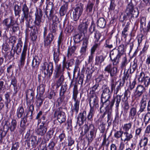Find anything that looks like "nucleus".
<instances>
[{
	"mask_svg": "<svg viewBox=\"0 0 150 150\" xmlns=\"http://www.w3.org/2000/svg\"><path fill=\"white\" fill-rule=\"evenodd\" d=\"M96 131L94 129L91 130L90 132V134L88 135H86V138L88 141V144L90 143L96 137Z\"/></svg>",
	"mask_w": 150,
	"mask_h": 150,
	"instance_id": "obj_26",
	"label": "nucleus"
},
{
	"mask_svg": "<svg viewBox=\"0 0 150 150\" xmlns=\"http://www.w3.org/2000/svg\"><path fill=\"white\" fill-rule=\"evenodd\" d=\"M76 48L77 47L75 45L69 47L67 54V57H69L71 56L74 53Z\"/></svg>",
	"mask_w": 150,
	"mask_h": 150,
	"instance_id": "obj_46",
	"label": "nucleus"
},
{
	"mask_svg": "<svg viewBox=\"0 0 150 150\" xmlns=\"http://www.w3.org/2000/svg\"><path fill=\"white\" fill-rule=\"evenodd\" d=\"M88 24L89 23L87 22L83 23L79 26L78 29L82 33L86 31Z\"/></svg>",
	"mask_w": 150,
	"mask_h": 150,
	"instance_id": "obj_39",
	"label": "nucleus"
},
{
	"mask_svg": "<svg viewBox=\"0 0 150 150\" xmlns=\"http://www.w3.org/2000/svg\"><path fill=\"white\" fill-rule=\"evenodd\" d=\"M54 39V36L52 33H49L47 36L44 38V45L45 47L49 48Z\"/></svg>",
	"mask_w": 150,
	"mask_h": 150,
	"instance_id": "obj_17",
	"label": "nucleus"
},
{
	"mask_svg": "<svg viewBox=\"0 0 150 150\" xmlns=\"http://www.w3.org/2000/svg\"><path fill=\"white\" fill-rule=\"evenodd\" d=\"M112 93V91H110V90L108 87H106L103 90L101 98V102L102 103L100 108L101 112H103L101 110V108L104 105H109L110 103L109 99L111 98Z\"/></svg>",
	"mask_w": 150,
	"mask_h": 150,
	"instance_id": "obj_5",
	"label": "nucleus"
},
{
	"mask_svg": "<svg viewBox=\"0 0 150 150\" xmlns=\"http://www.w3.org/2000/svg\"><path fill=\"white\" fill-rule=\"evenodd\" d=\"M54 116L57 117V119L60 124L64 122L66 120V116L64 112L63 111L62 108L60 107L55 110Z\"/></svg>",
	"mask_w": 150,
	"mask_h": 150,
	"instance_id": "obj_9",
	"label": "nucleus"
},
{
	"mask_svg": "<svg viewBox=\"0 0 150 150\" xmlns=\"http://www.w3.org/2000/svg\"><path fill=\"white\" fill-rule=\"evenodd\" d=\"M98 26L102 28H104L106 25V22L105 19L103 18H99L96 22Z\"/></svg>",
	"mask_w": 150,
	"mask_h": 150,
	"instance_id": "obj_35",
	"label": "nucleus"
},
{
	"mask_svg": "<svg viewBox=\"0 0 150 150\" xmlns=\"http://www.w3.org/2000/svg\"><path fill=\"white\" fill-rule=\"evenodd\" d=\"M124 45H120L118 47V50L111 51L110 56L111 59L112 61L113 65H116L119 62V59L123 55L124 52Z\"/></svg>",
	"mask_w": 150,
	"mask_h": 150,
	"instance_id": "obj_4",
	"label": "nucleus"
},
{
	"mask_svg": "<svg viewBox=\"0 0 150 150\" xmlns=\"http://www.w3.org/2000/svg\"><path fill=\"white\" fill-rule=\"evenodd\" d=\"M78 93L77 86L75 85L73 89L72 97V99L74 100V106L71 110L72 114L75 112L76 114H77L79 111L80 99L77 98Z\"/></svg>",
	"mask_w": 150,
	"mask_h": 150,
	"instance_id": "obj_6",
	"label": "nucleus"
},
{
	"mask_svg": "<svg viewBox=\"0 0 150 150\" xmlns=\"http://www.w3.org/2000/svg\"><path fill=\"white\" fill-rule=\"evenodd\" d=\"M42 111H40L37 114L35 119L36 120H38L37 125H39L41 123V125L44 124L48 125L49 122L47 119V118L44 115H43L40 119H39L40 117L42 115Z\"/></svg>",
	"mask_w": 150,
	"mask_h": 150,
	"instance_id": "obj_15",
	"label": "nucleus"
},
{
	"mask_svg": "<svg viewBox=\"0 0 150 150\" xmlns=\"http://www.w3.org/2000/svg\"><path fill=\"white\" fill-rule=\"evenodd\" d=\"M140 82L143 83L144 87H148L150 84V77L146 76L145 77L140 81Z\"/></svg>",
	"mask_w": 150,
	"mask_h": 150,
	"instance_id": "obj_47",
	"label": "nucleus"
},
{
	"mask_svg": "<svg viewBox=\"0 0 150 150\" xmlns=\"http://www.w3.org/2000/svg\"><path fill=\"white\" fill-rule=\"evenodd\" d=\"M86 112L85 110L81 112L78 115L77 123L79 126L82 125L86 120Z\"/></svg>",
	"mask_w": 150,
	"mask_h": 150,
	"instance_id": "obj_19",
	"label": "nucleus"
},
{
	"mask_svg": "<svg viewBox=\"0 0 150 150\" xmlns=\"http://www.w3.org/2000/svg\"><path fill=\"white\" fill-rule=\"evenodd\" d=\"M13 8L15 16H18V17H19L20 16V14L21 11V6L15 4H13Z\"/></svg>",
	"mask_w": 150,
	"mask_h": 150,
	"instance_id": "obj_38",
	"label": "nucleus"
},
{
	"mask_svg": "<svg viewBox=\"0 0 150 150\" xmlns=\"http://www.w3.org/2000/svg\"><path fill=\"white\" fill-rule=\"evenodd\" d=\"M17 40L16 37L14 36H12L9 38V41L10 43H11L12 47H14V44L16 43V41Z\"/></svg>",
	"mask_w": 150,
	"mask_h": 150,
	"instance_id": "obj_60",
	"label": "nucleus"
},
{
	"mask_svg": "<svg viewBox=\"0 0 150 150\" xmlns=\"http://www.w3.org/2000/svg\"><path fill=\"white\" fill-rule=\"evenodd\" d=\"M26 99L27 104L29 107L26 115L21 118L20 127L22 128H24L25 127L26 123L27 121V118L28 117H30V119H32L33 112L34 110V106L33 105V103L34 102V100H33V97L31 98L30 100H28V95L27 94L26 95Z\"/></svg>",
	"mask_w": 150,
	"mask_h": 150,
	"instance_id": "obj_2",
	"label": "nucleus"
},
{
	"mask_svg": "<svg viewBox=\"0 0 150 150\" xmlns=\"http://www.w3.org/2000/svg\"><path fill=\"white\" fill-rule=\"evenodd\" d=\"M55 145L54 142L53 140H51L47 147L50 150H55L54 149Z\"/></svg>",
	"mask_w": 150,
	"mask_h": 150,
	"instance_id": "obj_64",
	"label": "nucleus"
},
{
	"mask_svg": "<svg viewBox=\"0 0 150 150\" xmlns=\"http://www.w3.org/2000/svg\"><path fill=\"white\" fill-rule=\"evenodd\" d=\"M3 23L7 28H11L13 33H16L19 30V27L17 21H15L12 16L5 19L3 21Z\"/></svg>",
	"mask_w": 150,
	"mask_h": 150,
	"instance_id": "obj_7",
	"label": "nucleus"
},
{
	"mask_svg": "<svg viewBox=\"0 0 150 150\" xmlns=\"http://www.w3.org/2000/svg\"><path fill=\"white\" fill-rule=\"evenodd\" d=\"M54 131L53 129L49 130L45 136L46 140L48 141L53 136Z\"/></svg>",
	"mask_w": 150,
	"mask_h": 150,
	"instance_id": "obj_50",
	"label": "nucleus"
},
{
	"mask_svg": "<svg viewBox=\"0 0 150 150\" xmlns=\"http://www.w3.org/2000/svg\"><path fill=\"white\" fill-rule=\"evenodd\" d=\"M23 43L22 42L21 40L19 41L18 43L17 44L16 47H14L13 49V47L12 48L11 51L12 50H13V52L15 53V52L17 51L18 49L20 47V46H22Z\"/></svg>",
	"mask_w": 150,
	"mask_h": 150,
	"instance_id": "obj_61",
	"label": "nucleus"
},
{
	"mask_svg": "<svg viewBox=\"0 0 150 150\" xmlns=\"http://www.w3.org/2000/svg\"><path fill=\"white\" fill-rule=\"evenodd\" d=\"M105 113L107 114L108 120H110L112 117V112L111 108H110L108 106H105Z\"/></svg>",
	"mask_w": 150,
	"mask_h": 150,
	"instance_id": "obj_45",
	"label": "nucleus"
},
{
	"mask_svg": "<svg viewBox=\"0 0 150 150\" xmlns=\"http://www.w3.org/2000/svg\"><path fill=\"white\" fill-rule=\"evenodd\" d=\"M146 106L147 98L143 96L140 103V108L137 112L138 115L141 114L143 112L145 111Z\"/></svg>",
	"mask_w": 150,
	"mask_h": 150,
	"instance_id": "obj_18",
	"label": "nucleus"
},
{
	"mask_svg": "<svg viewBox=\"0 0 150 150\" xmlns=\"http://www.w3.org/2000/svg\"><path fill=\"white\" fill-rule=\"evenodd\" d=\"M148 139L147 137L144 136L140 140L138 145L139 146L140 149H142L147 150V147L146 146L148 144Z\"/></svg>",
	"mask_w": 150,
	"mask_h": 150,
	"instance_id": "obj_24",
	"label": "nucleus"
},
{
	"mask_svg": "<svg viewBox=\"0 0 150 150\" xmlns=\"http://www.w3.org/2000/svg\"><path fill=\"white\" fill-rule=\"evenodd\" d=\"M137 113V108L136 107H132L130 108L129 112V117L132 120H133Z\"/></svg>",
	"mask_w": 150,
	"mask_h": 150,
	"instance_id": "obj_32",
	"label": "nucleus"
},
{
	"mask_svg": "<svg viewBox=\"0 0 150 150\" xmlns=\"http://www.w3.org/2000/svg\"><path fill=\"white\" fill-rule=\"evenodd\" d=\"M53 70V63L51 62H44L42 66L41 70L44 75H48L49 77L52 75Z\"/></svg>",
	"mask_w": 150,
	"mask_h": 150,
	"instance_id": "obj_8",
	"label": "nucleus"
},
{
	"mask_svg": "<svg viewBox=\"0 0 150 150\" xmlns=\"http://www.w3.org/2000/svg\"><path fill=\"white\" fill-rule=\"evenodd\" d=\"M83 8V5L80 3L78 4L74 9L72 17L74 21H76L82 14Z\"/></svg>",
	"mask_w": 150,
	"mask_h": 150,
	"instance_id": "obj_10",
	"label": "nucleus"
},
{
	"mask_svg": "<svg viewBox=\"0 0 150 150\" xmlns=\"http://www.w3.org/2000/svg\"><path fill=\"white\" fill-rule=\"evenodd\" d=\"M104 71L110 74L111 77L110 79L111 90L112 93L115 89L117 83L116 82L117 75V69L115 67H113L111 64L108 65L105 68Z\"/></svg>",
	"mask_w": 150,
	"mask_h": 150,
	"instance_id": "obj_3",
	"label": "nucleus"
},
{
	"mask_svg": "<svg viewBox=\"0 0 150 150\" xmlns=\"http://www.w3.org/2000/svg\"><path fill=\"white\" fill-rule=\"evenodd\" d=\"M63 2L64 4L61 6L59 11L60 14L61 16H64L66 13L68 5V2H66L65 1H63Z\"/></svg>",
	"mask_w": 150,
	"mask_h": 150,
	"instance_id": "obj_28",
	"label": "nucleus"
},
{
	"mask_svg": "<svg viewBox=\"0 0 150 150\" xmlns=\"http://www.w3.org/2000/svg\"><path fill=\"white\" fill-rule=\"evenodd\" d=\"M39 29L40 28H36L34 29V30H31L30 35L31 37V39L33 41H35L36 40L37 38V35Z\"/></svg>",
	"mask_w": 150,
	"mask_h": 150,
	"instance_id": "obj_40",
	"label": "nucleus"
},
{
	"mask_svg": "<svg viewBox=\"0 0 150 150\" xmlns=\"http://www.w3.org/2000/svg\"><path fill=\"white\" fill-rule=\"evenodd\" d=\"M40 62V60L38 56H35L32 61V66L33 69L37 68L38 67Z\"/></svg>",
	"mask_w": 150,
	"mask_h": 150,
	"instance_id": "obj_29",
	"label": "nucleus"
},
{
	"mask_svg": "<svg viewBox=\"0 0 150 150\" xmlns=\"http://www.w3.org/2000/svg\"><path fill=\"white\" fill-rule=\"evenodd\" d=\"M105 57L102 55L96 56L95 59V64L100 65L105 60Z\"/></svg>",
	"mask_w": 150,
	"mask_h": 150,
	"instance_id": "obj_34",
	"label": "nucleus"
},
{
	"mask_svg": "<svg viewBox=\"0 0 150 150\" xmlns=\"http://www.w3.org/2000/svg\"><path fill=\"white\" fill-rule=\"evenodd\" d=\"M125 12L127 15H129L131 14V17L136 18H137L139 15L138 11L134 10V6L131 1L127 6Z\"/></svg>",
	"mask_w": 150,
	"mask_h": 150,
	"instance_id": "obj_11",
	"label": "nucleus"
},
{
	"mask_svg": "<svg viewBox=\"0 0 150 150\" xmlns=\"http://www.w3.org/2000/svg\"><path fill=\"white\" fill-rule=\"evenodd\" d=\"M17 122L15 119L12 120L11 122L10 123L8 121H5V124L4 126V129L5 126L8 127L7 131L9 129L11 132H13L15 131L17 127Z\"/></svg>",
	"mask_w": 150,
	"mask_h": 150,
	"instance_id": "obj_14",
	"label": "nucleus"
},
{
	"mask_svg": "<svg viewBox=\"0 0 150 150\" xmlns=\"http://www.w3.org/2000/svg\"><path fill=\"white\" fill-rule=\"evenodd\" d=\"M45 86L43 84L40 85L37 88V93H39V96L40 97H42L43 94L45 92Z\"/></svg>",
	"mask_w": 150,
	"mask_h": 150,
	"instance_id": "obj_43",
	"label": "nucleus"
},
{
	"mask_svg": "<svg viewBox=\"0 0 150 150\" xmlns=\"http://www.w3.org/2000/svg\"><path fill=\"white\" fill-rule=\"evenodd\" d=\"M145 87L141 84L138 85L136 87L134 96L135 98H139L146 91Z\"/></svg>",
	"mask_w": 150,
	"mask_h": 150,
	"instance_id": "obj_16",
	"label": "nucleus"
},
{
	"mask_svg": "<svg viewBox=\"0 0 150 150\" xmlns=\"http://www.w3.org/2000/svg\"><path fill=\"white\" fill-rule=\"evenodd\" d=\"M5 98L6 101L5 102L6 107H8V104L11 101L10 99V93L8 92L5 94Z\"/></svg>",
	"mask_w": 150,
	"mask_h": 150,
	"instance_id": "obj_53",
	"label": "nucleus"
},
{
	"mask_svg": "<svg viewBox=\"0 0 150 150\" xmlns=\"http://www.w3.org/2000/svg\"><path fill=\"white\" fill-rule=\"evenodd\" d=\"M49 10L50 11L49 12L47 10H46L45 12V14L46 15L47 17L49 19L54 15H53V13L54 9H50V10Z\"/></svg>",
	"mask_w": 150,
	"mask_h": 150,
	"instance_id": "obj_57",
	"label": "nucleus"
},
{
	"mask_svg": "<svg viewBox=\"0 0 150 150\" xmlns=\"http://www.w3.org/2000/svg\"><path fill=\"white\" fill-rule=\"evenodd\" d=\"M94 2L89 1L86 7V10L88 13H91L92 12Z\"/></svg>",
	"mask_w": 150,
	"mask_h": 150,
	"instance_id": "obj_42",
	"label": "nucleus"
},
{
	"mask_svg": "<svg viewBox=\"0 0 150 150\" xmlns=\"http://www.w3.org/2000/svg\"><path fill=\"white\" fill-rule=\"evenodd\" d=\"M48 126V125L45 124L40 125L36 129V132L37 134L41 136L44 135L47 131Z\"/></svg>",
	"mask_w": 150,
	"mask_h": 150,
	"instance_id": "obj_20",
	"label": "nucleus"
},
{
	"mask_svg": "<svg viewBox=\"0 0 150 150\" xmlns=\"http://www.w3.org/2000/svg\"><path fill=\"white\" fill-rule=\"evenodd\" d=\"M35 18L33 22V19L31 16H28V18L25 19L26 21V26L27 28H29L34 30L36 28H40L41 26L40 24L41 22V18L42 15V12L40 9H37L35 13Z\"/></svg>",
	"mask_w": 150,
	"mask_h": 150,
	"instance_id": "obj_1",
	"label": "nucleus"
},
{
	"mask_svg": "<svg viewBox=\"0 0 150 150\" xmlns=\"http://www.w3.org/2000/svg\"><path fill=\"white\" fill-rule=\"evenodd\" d=\"M64 69L62 67V69L61 65H57L55 68V71L56 72L55 78H58L61 75H63L64 71Z\"/></svg>",
	"mask_w": 150,
	"mask_h": 150,
	"instance_id": "obj_33",
	"label": "nucleus"
},
{
	"mask_svg": "<svg viewBox=\"0 0 150 150\" xmlns=\"http://www.w3.org/2000/svg\"><path fill=\"white\" fill-rule=\"evenodd\" d=\"M132 125V123L131 122L124 124L122 127L123 130L125 131V132H128L129 131V129L131 128Z\"/></svg>",
	"mask_w": 150,
	"mask_h": 150,
	"instance_id": "obj_51",
	"label": "nucleus"
},
{
	"mask_svg": "<svg viewBox=\"0 0 150 150\" xmlns=\"http://www.w3.org/2000/svg\"><path fill=\"white\" fill-rule=\"evenodd\" d=\"M124 133V132L122 130L117 131L114 134V137L117 139H118L120 138H122L123 134Z\"/></svg>",
	"mask_w": 150,
	"mask_h": 150,
	"instance_id": "obj_54",
	"label": "nucleus"
},
{
	"mask_svg": "<svg viewBox=\"0 0 150 150\" xmlns=\"http://www.w3.org/2000/svg\"><path fill=\"white\" fill-rule=\"evenodd\" d=\"M89 38V36L88 35L86 36L83 39V43L80 50L81 55H84L86 52L88 44Z\"/></svg>",
	"mask_w": 150,
	"mask_h": 150,
	"instance_id": "obj_22",
	"label": "nucleus"
},
{
	"mask_svg": "<svg viewBox=\"0 0 150 150\" xmlns=\"http://www.w3.org/2000/svg\"><path fill=\"white\" fill-rule=\"evenodd\" d=\"M58 23H53L50 29L51 32L52 33H55L57 28V25Z\"/></svg>",
	"mask_w": 150,
	"mask_h": 150,
	"instance_id": "obj_63",
	"label": "nucleus"
},
{
	"mask_svg": "<svg viewBox=\"0 0 150 150\" xmlns=\"http://www.w3.org/2000/svg\"><path fill=\"white\" fill-rule=\"evenodd\" d=\"M133 135L131 132H124L121 140L124 143H127L130 141Z\"/></svg>",
	"mask_w": 150,
	"mask_h": 150,
	"instance_id": "obj_23",
	"label": "nucleus"
},
{
	"mask_svg": "<svg viewBox=\"0 0 150 150\" xmlns=\"http://www.w3.org/2000/svg\"><path fill=\"white\" fill-rule=\"evenodd\" d=\"M130 108L129 103L127 101H125L124 102L123 105V108L124 113L125 114L127 113L128 111Z\"/></svg>",
	"mask_w": 150,
	"mask_h": 150,
	"instance_id": "obj_48",
	"label": "nucleus"
},
{
	"mask_svg": "<svg viewBox=\"0 0 150 150\" xmlns=\"http://www.w3.org/2000/svg\"><path fill=\"white\" fill-rule=\"evenodd\" d=\"M99 85L98 83H97L90 88V93L91 95L94 94L96 95L98 94L99 90Z\"/></svg>",
	"mask_w": 150,
	"mask_h": 150,
	"instance_id": "obj_30",
	"label": "nucleus"
},
{
	"mask_svg": "<svg viewBox=\"0 0 150 150\" xmlns=\"http://www.w3.org/2000/svg\"><path fill=\"white\" fill-rule=\"evenodd\" d=\"M27 47L28 46L27 44L25 43L24 45L23 49L20 59V66L21 67H23L24 64L27 50Z\"/></svg>",
	"mask_w": 150,
	"mask_h": 150,
	"instance_id": "obj_21",
	"label": "nucleus"
},
{
	"mask_svg": "<svg viewBox=\"0 0 150 150\" xmlns=\"http://www.w3.org/2000/svg\"><path fill=\"white\" fill-rule=\"evenodd\" d=\"M21 10L23 12V15L24 16V18H25V19H27L28 16H30L29 8L26 3L22 5Z\"/></svg>",
	"mask_w": 150,
	"mask_h": 150,
	"instance_id": "obj_27",
	"label": "nucleus"
},
{
	"mask_svg": "<svg viewBox=\"0 0 150 150\" xmlns=\"http://www.w3.org/2000/svg\"><path fill=\"white\" fill-rule=\"evenodd\" d=\"M53 1H49V2L47 4L46 6V10H50V9H54V5L53 4Z\"/></svg>",
	"mask_w": 150,
	"mask_h": 150,
	"instance_id": "obj_56",
	"label": "nucleus"
},
{
	"mask_svg": "<svg viewBox=\"0 0 150 150\" xmlns=\"http://www.w3.org/2000/svg\"><path fill=\"white\" fill-rule=\"evenodd\" d=\"M123 56V57L122 59L120 67L122 69L126 70L129 62L127 60L126 55H124Z\"/></svg>",
	"mask_w": 150,
	"mask_h": 150,
	"instance_id": "obj_41",
	"label": "nucleus"
},
{
	"mask_svg": "<svg viewBox=\"0 0 150 150\" xmlns=\"http://www.w3.org/2000/svg\"><path fill=\"white\" fill-rule=\"evenodd\" d=\"M74 60L73 59L66 61V58L64 57L62 62V66L63 68H66L67 69H69V67L72 66L74 64Z\"/></svg>",
	"mask_w": 150,
	"mask_h": 150,
	"instance_id": "obj_25",
	"label": "nucleus"
},
{
	"mask_svg": "<svg viewBox=\"0 0 150 150\" xmlns=\"http://www.w3.org/2000/svg\"><path fill=\"white\" fill-rule=\"evenodd\" d=\"M11 85H12L14 87V93L13 95H15L17 92V80L15 76L12 77L11 79Z\"/></svg>",
	"mask_w": 150,
	"mask_h": 150,
	"instance_id": "obj_36",
	"label": "nucleus"
},
{
	"mask_svg": "<svg viewBox=\"0 0 150 150\" xmlns=\"http://www.w3.org/2000/svg\"><path fill=\"white\" fill-rule=\"evenodd\" d=\"M144 121L145 122V124L146 125L150 120V112H148L144 115Z\"/></svg>",
	"mask_w": 150,
	"mask_h": 150,
	"instance_id": "obj_62",
	"label": "nucleus"
},
{
	"mask_svg": "<svg viewBox=\"0 0 150 150\" xmlns=\"http://www.w3.org/2000/svg\"><path fill=\"white\" fill-rule=\"evenodd\" d=\"M95 109L90 108V111L87 116V118L88 120H91L94 114Z\"/></svg>",
	"mask_w": 150,
	"mask_h": 150,
	"instance_id": "obj_58",
	"label": "nucleus"
},
{
	"mask_svg": "<svg viewBox=\"0 0 150 150\" xmlns=\"http://www.w3.org/2000/svg\"><path fill=\"white\" fill-rule=\"evenodd\" d=\"M137 59H134L132 65L130 66L129 69V73L132 74L136 70L137 67Z\"/></svg>",
	"mask_w": 150,
	"mask_h": 150,
	"instance_id": "obj_44",
	"label": "nucleus"
},
{
	"mask_svg": "<svg viewBox=\"0 0 150 150\" xmlns=\"http://www.w3.org/2000/svg\"><path fill=\"white\" fill-rule=\"evenodd\" d=\"M84 134H83L84 135L90 129L91 130L94 129V127L93 125H90L89 126H88L87 125L85 124L84 126Z\"/></svg>",
	"mask_w": 150,
	"mask_h": 150,
	"instance_id": "obj_49",
	"label": "nucleus"
},
{
	"mask_svg": "<svg viewBox=\"0 0 150 150\" xmlns=\"http://www.w3.org/2000/svg\"><path fill=\"white\" fill-rule=\"evenodd\" d=\"M25 114L24 109L22 105L19 106L17 109L16 115L18 119L21 118L23 115Z\"/></svg>",
	"mask_w": 150,
	"mask_h": 150,
	"instance_id": "obj_37",
	"label": "nucleus"
},
{
	"mask_svg": "<svg viewBox=\"0 0 150 150\" xmlns=\"http://www.w3.org/2000/svg\"><path fill=\"white\" fill-rule=\"evenodd\" d=\"M90 108L96 109L99 107V98L97 95L94 94L90 95L89 99Z\"/></svg>",
	"mask_w": 150,
	"mask_h": 150,
	"instance_id": "obj_12",
	"label": "nucleus"
},
{
	"mask_svg": "<svg viewBox=\"0 0 150 150\" xmlns=\"http://www.w3.org/2000/svg\"><path fill=\"white\" fill-rule=\"evenodd\" d=\"M60 97L58 98L57 100L58 104L56 105L57 107H59V106L61 105L62 103L64 100L65 98L64 95H63L62 96V94H60Z\"/></svg>",
	"mask_w": 150,
	"mask_h": 150,
	"instance_id": "obj_59",
	"label": "nucleus"
},
{
	"mask_svg": "<svg viewBox=\"0 0 150 150\" xmlns=\"http://www.w3.org/2000/svg\"><path fill=\"white\" fill-rule=\"evenodd\" d=\"M82 35L80 34L75 35L74 36V42L76 43H78L80 42L82 39H81Z\"/></svg>",
	"mask_w": 150,
	"mask_h": 150,
	"instance_id": "obj_52",
	"label": "nucleus"
},
{
	"mask_svg": "<svg viewBox=\"0 0 150 150\" xmlns=\"http://www.w3.org/2000/svg\"><path fill=\"white\" fill-rule=\"evenodd\" d=\"M122 95H117L115 97H114L110 101V103L108 105L110 108H112L115 104L116 109L118 110L119 104L121 100Z\"/></svg>",
	"mask_w": 150,
	"mask_h": 150,
	"instance_id": "obj_13",
	"label": "nucleus"
},
{
	"mask_svg": "<svg viewBox=\"0 0 150 150\" xmlns=\"http://www.w3.org/2000/svg\"><path fill=\"white\" fill-rule=\"evenodd\" d=\"M54 53L53 54V59L55 64H56L59 60L60 57L59 56L60 54V51L59 50L57 49L53 50Z\"/></svg>",
	"mask_w": 150,
	"mask_h": 150,
	"instance_id": "obj_31",
	"label": "nucleus"
},
{
	"mask_svg": "<svg viewBox=\"0 0 150 150\" xmlns=\"http://www.w3.org/2000/svg\"><path fill=\"white\" fill-rule=\"evenodd\" d=\"M74 141L71 137L68 136L67 139V146H71L74 144Z\"/></svg>",
	"mask_w": 150,
	"mask_h": 150,
	"instance_id": "obj_55",
	"label": "nucleus"
}]
</instances>
